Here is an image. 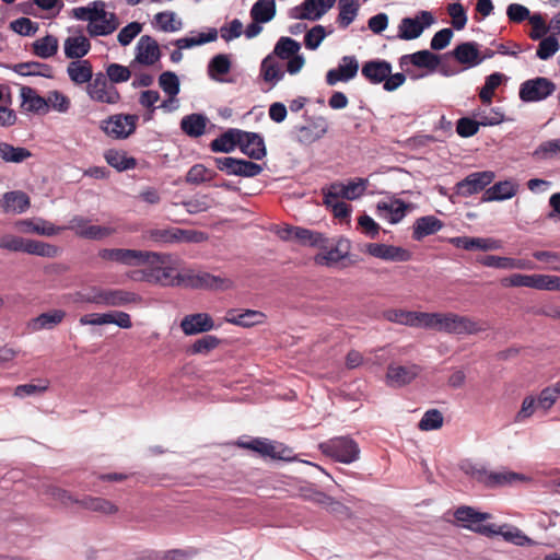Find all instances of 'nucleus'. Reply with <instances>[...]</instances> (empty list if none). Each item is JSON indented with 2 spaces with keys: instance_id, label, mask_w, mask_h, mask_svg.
<instances>
[{
  "instance_id": "nucleus-1",
  "label": "nucleus",
  "mask_w": 560,
  "mask_h": 560,
  "mask_svg": "<svg viewBox=\"0 0 560 560\" xmlns=\"http://www.w3.org/2000/svg\"><path fill=\"white\" fill-rule=\"evenodd\" d=\"M142 269L133 270L131 279L161 287H182L183 275L170 265V255L144 250Z\"/></svg>"
},
{
  "instance_id": "nucleus-2",
  "label": "nucleus",
  "mask_w": 560,
  "mask_h": 560,
  "mask_svg": "<svg viewBox=\"0 0 560 560\" xmlns=\"http://www.w3.org/2000/svg\"><path fill=\"white\" fill-rule=\"evenodd\" d=\"M451 335H476L486 331V322L456 313H431L430 328Z\"/></svg>"
},
{
  "instance_id": "nucleus-3",
  "label": "nucleus",
  "mask_w": 560,
  "mask_h": 560,
  "mask_svg": "<svg viewBox=\"0 0 560 560\" xmlns=\"http://www.w3.org/2000/svg\"><path fill=\"white\" fill-rule=\"evenodd\" d=\"M320 452L332 459L350 464L359 459L360 447L358 443L349 436H335L319 443Z\"/></svg>"
},
{
  "instance_id": "nucleus-4",
  "label": "nucleus",
  "mask_w": 560,
  "mask_h": 560,
  "mask_svg": "<svg viewBox=\"0 0 560 560\" xmlns=\"http://www.w3.org/2000/svg\"><path fill=\"white\" fill-rule=\"evenodd\" d=\"M85 92L90 100L96 103L115 105L121 100L117 88L107 80L103 72L95 73L94 78L85 86Z\"/></svg>"
},
{
  "instance_id": "nucleus-5",
  "label": "nucleus",
  "mask_w": 560,
  "mask_h": 560,
  "mask_svg": "<svg viewBox=\"0 0 560 560\" xmlns=\"http://www.w3.org/2000/svg\"><path fill=\"white\" fill-rule=\"evenodd\" d=\"M455 520L465 528L478 534L491 537L497 532L495 525H486L485 521L489 520V513L478 512L470 506H460L454 513Z\"/></svg>"
},
{
  "instance_id": "nucleus-6",
  "label": "nucleus",
  "mask_w": 560,
  "mask_h": 560,
  "mask_svg": "<svg viewBox=\"0 0 560 560\" xmlns=\"http://www.w3.org/2000/svg\"><path fill=\"white\" fill-rule=\"evenodd\" d=\"M556 84L548 78L537 77L523 82L518 96L525 103L540 102L553 94Z\"/></svg>"
},
{
  "instance_id": "nucleus-7",
  "label": "nucleus",
  "mask_w": 560,
  "mask_h": 560,
  "mask_svg": "<svg viewBox=\"0 0 560 560\" xmlns=\"http://www.w3.org/2000/svg\"><path fill=\"white\" fill-rule=\"evenodd\" d=\"M137 115L116 114L103 120L101 129L113 139H126L136 130Z\"/></svg>"
},
{
  "instance_id": "nucleus-8",
  "label": "nucleus",
  "mask_w": 560,
  "mask_h": 560,
  "mask_svg": "<svg viewBox=\"0 0 560 560\" xmlns=\"http://www.w3.org/2000/svg\"><path fill=\"white\" fill-rule=\"evenodd\" d=\"M434 23L429 11H419L415 18H404L398 25L397 37L402 40H412L421 36L423 31Z\"/></svg>"
},
{
  "instance_id": "nucleus-9",
  "label": "nucleus",
  "mask_w": 560,
  "mask_h": 560,
  "mask_svg": "<svg viewBox=\"0 0 560 560\" xmlns=\"http://www.w3.org/2000/svg\"><path fill=\"white\" fill-rule=\"evenodd\" d=\"M495 178L492 171L475 172L458 182L455 192L462 197H468L482 191Z\"/></svg>"
},
{
  "instance_id": "nucleus-10",
  "label": "nucleus",
  "mask_w": 560,
  "mask_h": 560,
  "mask_svg": "<svg viewBox=\"0 0 560 560\" xmlns=\"http://www.w3.org/2000/svg\"><path fill=\"white\" fill-rule=\"evenodd\" d=\"M384 317L392 323L429 329L431 313L390 308L384 312Z\"/></svg>"
},
{
  "instance_id": "nucleus-11",
  "label": "nucleus",
  "mask_w": 560,
  "mask_h": 560,
  "mask_svg": "<svg viewBox=\"0 0 560 560\" xmlns=\"http://www.w3.org/2000/svg\"><path fill=\"white\" fill-rule=\"evenodd\" d=\"M232 285L231 280L214 276L209 272L185 273L183 275L182 287L191 289H213L225 290Z\"/></svg>"
},
{
  "instance_id": "nucleus-12",
  "label": "nucleus",
  "mask_w": 560,
  "mask_h": 560,
  "mask_svg": "<svg viewBox=\"0 0 560 560\" xmlns=\"http://www.w3.org/2000/svg\"><path fill=\"white\" fill-rule=\"evenodd\" d=\"M97 256L104 261H110L128 267L141 266L142 258L147 256L144 250L130 248H102Z\"/></svg>"
},
{
  "instance_id": "nucleus-13",
  "label": "nucleus",
  "mask_w": 560,
  "mask_h": 560,
  "mask_svg": "<svg viewBox=\"0 0 560 560\" xmlns=\"http://www.w3.org/2000/svg\"><path fill=\"white\" fill-rule=\"evenodd\" d=\"M422 368L418 364L410 363L407 365H399L390 363L387 366L386 383L390 387H402L410 384L421 373Z\"/></svg>"
},
{
  "instance_id": "nucleus-14",
  "label": "nucleus",
  "mask_w": 560,
  "mask_h": 560,
  "mask_svg": "<svg viewBox=\"0 0 560 560\" xmlns=\"http://www.w3.org/2000/svg\"><path fill=\"white\" fill-rule=\"evenodd\" d=\"M296 140L302 144H312L328 131V121L323 116L307 118V124L295 128Z\"/></svg>"
},
{
  "instance_id": "nucleus-15",
  "label": "nucleus",
  "mask_w": 560,
  "mask_h": 560,
  "mask_svg": "<svg viewBox=\"0 0 560 560\" xmlns=\"http://www.w3.org/2000/svg\"><path fill=\"white\" fill-rule=\"evenodd\" d=\"M200 233L190 230H182L178 228L170 229H151L147 231V237L154 243H177L182 241L198 242L197 237Z\"/></svg>"
},
{
  "instance_id": "nucleus-16",
  "label": "nucleus",
  "mask_w": 560,
  "mask_h": 560,
  "mask_svg": "<svg viewBox=\"0 0 560 560\" xmlns=\"http://www.w3.org/2000/svg\"><path fill=\"white\" fill-rule=\"evenodd\" d=\"M83 238L103 240L115 233V229L90 224V220L83 217H74L70 220L68 228Z\"/></svg>"
},
{
  "instance_id": "nucleus-17",
  "label": "nucleus",
  "mask_w": 560,
  "mask_h": 560,
  "mask_svg": "<svg viewBox=\"0 0 560 560\" xmlns=\"http://www.w3.org/2000/svg\"><path fill=\"white\" fill-rule=\"evenodd\" d=\"M365 252L373 257L381 258L389 261H408L411 258V253L402 247L369 243L365 246Z\"/></svg>"
},
{
  "instance_id": "nucleus-18",
  "label": "nucleus",
  "mask_w": 560,
  "mask_h": 560,
  "mask_svg": "<svg viewBox=\"0 0 560 560\" xmlns=\"http://www.w3.org/2000/svg\"><path fill=\"white\" fill-rule=\"evenodd\" d=\"M160 58L161 51L158 42L149 35L141 36L136 47V61L143 66H152Z\"/></svg>"
},
{
  "instance_id": "nucleus-19",
  "label": "nucleus",
  "mask_w": 560,
  "mask_h": 560,
  "mask_svg": "<svg viewBox=\"0 0 560 560\" xmlns=\"http://www.w3.org/2000/svg\"><path fill=\"white\" fill-rule=\"evenodd\" d=\"M180 328L186 336H192L212 330L214 322L207 313H196L186 315L180 322Z\"/></svg>"
},
{
  "instance_id": "nucleus-20",
  "label": "nucleus",
  "mask_w": 560,
  "mask_h": 560,
  "mask_svg": "<svg viewBox=\"0 0 560 560\" xmlns=\"http://www.w3.org/2000/svg\"><path fill=\"white\" fill-rule=\"evenodd\" d=\"M376 209L380 218L387 220L392 224H396L405 218L407 211L410 209V205L400 199H392L389 201H380Z\"/></svg>"
},
{
  "instance_id": "nucleus-21",
  "label": "nucleus",
  "mask_w": 560,
  "mask_h": 560,
  "mask_svg": "<svg viewBox=\"0 0 560 560\" xmlns=\"http://www.w3.org/2000/svg\"><path fill=\"white\" fill-rule=\"evenodd\" d=\"M359 70V63L354 56H345L342 63L336 69H330L326 74L328 85H335L339 81L353 79Z\"/></svg>"
},
{
  "instance_id": "nucleus-22",
  "label": "nucleus",
  "mask_w": 560,
  "mask_h": 560,
  "mask_svg": "<svg viewBox=\"0 0 560 560\" xmlns=\"http://www.w3.org/2000/svg\"><path fill=\"white\" fill-rule=\"evenodd\" d=\"M241 151L254 160H261L266 155V147L260 135L241 130Z\"/></svg>"
},
{
  "instance_id": "nucleus-23",
  "label": "nucleus",
  "mask_w": 560,
  "mask_h": 560,
  "mask_svg": "<svg viewBox=\"0 0 560 560\" xmlns=\"http://www.w3.org/2000/svg\"><path fill=\"white\" fill-rule=\"evenodd\" d=\"M457 248L466 250H497L502 248V242L494 238H482V237H470V236H457L450 240Z\"/></svg>"
},
{
  "instance_id": "nucleus-24",
  "label": "nucleus",
  "mask_w": 560,
  "mask_h": 560,
  "mask_svg": "<svg viewBox=\"0 0 560 560\" xmlns=\"http://www.w3.org/2000/svg\"><path fill=\"white\" fill-rule=\"evenodd\" d=\"M225 320L242 327H253L264 324L266 315L255 310H230L226 313Z\"/></svg>"
},
{
  "instance_id": "nucleus-25",
  "label": "nucleus",
  "mask_w": 560,
  "mask_h": 560,
  "mask_svg": "<svg viewBox=\"0 0 560 560\" xmlns=\"http://www.w3.org/2000/svg\"><path fill=\"white\" fill-rule=\"evenodd\" d=\"M409 63L418 68L434 71L440 63V58L438 55L429 50H420L411 55H404L399 59V66L401 69H406V66Z\"/></svg>"
},
{
  "instance_id": "nucleus-26",
  "label": "nucleus",
  "mask_w": 560,
  "mask_h": 560,
  "mask_svg": "<svg viewBox=\"0 0 560 560\" xmlns=\"http://www.w3.org/2000/svg\"><path fill=\"white\" fill-rule=\"evenodd\" d=\"M0 206L4 213H23L31 206L30 197L22 190L8 191L2 196Z\"/></svg>"
},
{
  "instance_id": "nucleus-27",
  "label": "nucleus",
  "mask_w": 560,
  "mask_h": 560,
  "mask_svg": "<svg viewBox=\"0 0 560 560\" xmlns=\"http://www.w3.org/2000/svg\"><path fill=\"white\" fill-rule=\"evenodd\" d=\"M15 226L22 232L35 233V234L44 235V236L57 235L62 230L66 229V228L56 226L52 223H50L46 220H43V219H38L37 221H33L31 219L19 220L15 223Z\"/></svg>"
},
{
  "instance_id": "nucleus-28",
  "label": "nucleus",
  "mask_w": 560,
  "mask_h": 560,
  "mask_svg": "<svg viewBox=\"0 0 560 560\" xmlns=\"http://www.w3.org/2000/svg\"><path fill=\"white\" fill-rule=\"evenodd\" d=\"M67 73L70 80L77 84H89L94 78L92 63L86 59H77L69 62Z\"/></svg>"
},
{
  "instance_id": "nucleus-29",
  "label": "nucleus",
  "mask_w": 560,
  "mask_h": 560,
  "mask_svg": "<svg viewBox=\"0 0 560 560\" xmlns=\"http://www.w3.org/2000/svg\"><path fill=\"white\" fill-rule=\"evenodd\" d=\"M362 75L372 84L385 81L392 73V65L386 60H370L362 67Z\"/></svg>"
},
{
  "instance_id": "nucleus-30",
  "label": "nucleus",
  "mask_w": 560,
  "mask_h": 560,
  "mask_svg": "<svg viewBox=\"0 0 560 560\" xmlns=\"http://www.w3.org/2000/svg\"><path fill=\"white\" fill-rule=\"evenodd\" d=\"M454 58L462 65L475 67L481 63L478 44L475 42H466L457 45L452 51Z\"/></svg>"
},
{
  "instance_id": "nucleus-31",
  "label": "nucleus",
  "mask_w": 560,
  "mask_h": 560,
  "mask_svg": "<svg viewBox=\"0 0 560 560\" xmlns=\"http://www.w3.org/2000/svg\"><path fill=\"white\" fill-rule=\"evenodd\" d=\"M443 228V222L434 215L418 218L413 223L412 238L421 241L425 236L438 233Z\"/></svg>"
},
{
  "instance_id": "nucleus-32",
  "label": "nucleus",
  "mask_w": 560,
  "mask_h": 560,
  "mask_svg": "<svg viewBox=\"0 0 560 560\" xmlns=\"http://www.w3.org/2000/svg\"><path fill=\"white\" fill-rule=\"evenodd\" d=\"M235 444L241 448L253 451L261 457L281 458L279 453L276 451V446L264 438H254L249 441L240 439Z\"/></svg>"
},
{
  "instance_id": "nucleus-33",
  "label": "nucleus",
  "mask_w": 560,
  "mask_h": 560,
  "mask_svg": "<svg viewBox=\"0 0 560 560\" xmlns=\"http://www.w3.org/2000/svg\"><path fill=\"white\" fill-rule=\"evenodd\" d=\"M517 184L513 180H502L495 183L483 194V201H500L511 199L517 192Z\"/></svg>"
},
{
  "instance_id": "nucleus-34",
  "label": "nucleus",
  "mask_w": 560,
  "mask_h": 560,
  "mask_svg": "<svg viewBox=\"0 0 560 560\" xmlns=\"http://www.w3.org/2000/svg\"><path fill=\"white\" fill-rule=\"evenodd\" d=\"M67 58L77 60L86 56L91 49V43L84 35L69 36L63 43Z\"/></svg>"
},
{
  "instance_id": "nucleus-35",
  "label": "nucleus",
  "mask_w": 560,
  "mask_h": 560,
  "mask_svg": "<svg viewBox=\"0 0 560 560\" xmlns=\"http://www.w3.org/2000/svg\"><path fill=\"white\" fill-rule=\"evenodd\" d=\"M322 0H304V2L292 9L291 18L299 20H317L325 14L328 9L322 5Z\"/></svg>"
},
{
  "instance_id": "nucleus-36",
  "label": "nucleus",
  "mask_w": 560,
  "mask_h": 560,
  "mask_svg": "<svg viewBox=\"0 0 560 560\" xmlns=\"http://www.w3.org/2000/svg\"><path fill=\"white\" fill-rule=\"evenodd\" d=\"M322 0H304V2L292 9L291 18L299 20H317L325 14L328 9L322 5Z\"/></svg>"
},
{
  "instance_id": "nucleus-37",
  "label": "nucleus",
  "mask_w": 560,
  "mask_h": 560,
  "mask_svg": "<svg viewBox=\"0 0 560 560\" xmlns=\"http://www.w3.org/2000/svg\"><path fill=\"white\" fill-rule=\"evenodd\" d=\"M118 25L116 14L104 10V18H100V20H95L92 24H88L86 30L93 37L107 36L115 32Z\"/></svg>"
},
{
  "instance_id": "nucleus-38",
  "label": "nucleus",
  "mask_w": 560,
  "mask_h": 560,
  "mask_svg": "<svg viewBox=\"0 0 560 560\" xmlns=\"http://www.w3.org/2000/svg\"><path fill=\"white\" fill-rule=\"evenodd\" d=\"M241 141L240 129H229L211 141L210 149L212 152H232Z\"/></svg>"
},
{
  "instance_id": "nucleus-39",
  "label": "nucleus",
  "mask_w": 560,
  "mask_h": 560,
  "mask_svg": "<svg viewBox=\"0 0 560 560\" xmlns=\"http://www.w3.org/2000/svg\"><path fill=\"white\" fill-rule=\"evenodd\" d=\"M75 503L80 504L86 510L104 515H112L118 512V506L104 498L86 495L81 500H75Z\"/></svg>"
},
{
  "instance_id": "nucleus-40",
  "label": "nucleus",
  "mask_w": 560,
  "mask_h": 560,
  "mask_svg": "<svg viewBox=\"0 0 560 560\" xmlns=\"http://www.w3.org/2000/svg\"><path fill=\"white\" fill-rule=\"evenodd\" d=\"M542 276L544 275H522L513 273L501 280L503 287H526L536 290H542Z\"/></svg>"
},
{
  "instance_id": "nucleus-41",
  "label": "nucleus",
  "mask_w": 560,
  "mask_h": 560,
  "mask_svg": "<svg viewBox=\"0 0 560 560\" xmlns=\"http://www.w3.org/2000/svg\"><path fill=\"white\" fill-rule=\"evenodd\" d=\"M208 119L202 114H190L183 117L182 130L189 137L197 138L206 132Z\"/></svg>"
},
{
  "instance_id": "nucleus-42",
  "label": "nucleus",
  "mask_w": 560,
  "mask_h": 560,
  "mask_svg": "<svg viewBox=\"0 0 560 560\" xmlns=\"http://www.w3.org/2000/svg\"><path fill=\"white\" fill-rule=\"evenodd\" d=\"M33 156V153L23 147H14L4 141H0V159L5 163H22Z\"/></svg>"
},
{
  "instance_id": "nucleus-43",
  "label": "nucleus",
  "mask_w": 560,
  "mask_h": 560,
  "mask_svg": "<svg viewBox=\"0 0 560 560\" xmlns=\"http://www.w3.org/2000/svg\"><path fill=\"white\" fill-rule=\"evenodd\" d=\"M260 74L266 82L276 84L283 79L284 71L277 58L269 55L261 62Z\"/></svg>"
},
{
  "instance_id": "nucleus-44",
  "label": "nucleus",
  "mask_w": 560,
  "mask_h": 560,
  "mask_svg": "<svg viewBox=\"0 0 560 560\" xmlns=\"http://www.w3.org/2000/svg\"><path fill=\"white\" fill-rule=\"evenodd\" d=\"M104 158L108 165L116 168L118 172L132 170L137 166V161L132 156H127L125 151L120 150H107Z\"/></svg>"
},
{
  "instance_id": "nucleus-45",
  "label": "nucleus",
  "mask_w": 560,
  "mask_h": 560,
  "mask_svg": "<svg viewBox=\"0 0 560 560\" xmlns=\"http://www.w3.org/2000/svg\"><path fill=\"white\" fill-rule=\"evenodd\" d=\"M22 106L27 112L39 113L47 110V101L38 95L36 91L30 86L21 88Z\"/></svg>"
},
{
  "instance_id": "nucleus-46",
  "label": "nucleus",
  "mask_w": 560,
  "mask_h": 560,
  "mask_svg": "<svg viewBox=\"0 0 560 560\" xmlns=\"http://www.w3.org/2000/svg\"><path fill=\"white\" fill-rule=\"evenodd\" d=\"M105 3L103 1H94L88 7H78L72 9V16L80 21H88L92 24L95 20L104 18Z\"/></svg>"
},
{
  "instance_id": "nucleus-47",
  "label": "nucleus",
  "mask_w": 560,
  "mask_h": 560,
  "mask_svg": "<svg viewBox=\"0 0 560 560\" xmlns=\"http://www.w3.org/2000/svg\"><path fill=\"white\" fill-rule=\"evenodd\" d=\"M66 317V312L62 310H52L38 315L32 320L33 330L52 329L59 325Z\"/></svg>"
},
{
  "instance_id": "nucleus-48",
  "label": "nucleus",
  "mask_w": 560,
  "mask_h": 560,
  "mask_svg": "<svg viewBox=\"0 0 560 560\" xmlns=\"http://www.w3.org/2000/svg\"><path fill=\"white\" fill-rule=\"evenodd\" d=\"M58 47V39L54 35H46L32 44L33 54L43 59L55 56Z\"/></svg>"
},
{
  "instance_id": "nucleus-49",
  "label": "nucleus",
  "mask_w": 560,
  "mask_h": 560,
  "mask_svg": "<svg viewBox=\"0 0 560 560\" xmlns=\"http://www.w3.org/2000/svg\"><path fill=\"white\" fill-rule=\"evenodd\" d=\"M276 14L275 0H258L250 10V16L255 22L267 23Z\"/></svg>"
},
{
  "instance_id": "nucleus-50",
  "label": "nucleus",
  "mask_w": 560,
  "mask_h": 560,
  "mask_svg": "<svg viewBox=\"0 0 560 560\" xmlns=\"http://www.w3.org/2000/svg\"><path fill=\"white\" fill-rule=\"evenodd\" d=\"M504 74L500 72L491 73L486 78L483 86L479 91V98L482 104L490 105L495 90L502 84Z\"/></svg>"
},
{
  "instance_id": "nucleus-51",
  "label": "nucleus",
  "mask_w": 560,
  "mask_h": 560,
  "mask_svg": "<svg viewBox=\"0 0 560 560\" xmlns=\"http://www.w3.org/2000/svg\"><path fill=\"white\" fill-rule=\"evenodd\" d=\"M338 7L337 22L341 28H347L357 18L360 5L358 2L339 0Z\"/></svg>"
},
{
  "instance_id": "nucleus-52",
  "label": "nucleus",
  "mask_w": 560,
  "mask_h": 560,
  "mask_svg": "<svg viewBox=\"0 0 560 560\" xmlns=\"http://www.w3.org/2000/svg\"><path fill=\"white\" fill-rule=\"evenodd\" d=\"M14 71L20 75H42L46 78L51 77V67L46 63L37 61L21 62L14 66Z\"/></svg>"
},
{
  "instance_id": "nucleus-53",
  "label": "nucleus",
  "mask_w": 560,
  "mask_h": 560,
  "mask_svg": "<svg viewBox=\"0 0 560 560\" xmlns=\"http://www.w3.org/2000/svg\"><path fill=\"white\" fill-rule=\"evenodd\" d=\"M231 70V60L228 55L220 54L214 56L208 65V74L211 79L221 81L220 77L225 75Z\"/></svg>"
},
{
  "instance_id": "nucleus-54",
  "label": "nucleus",
  "mask_w": 560,
  "mask_h": 560,
  "mask_svg": "<svg viewBox=\"0 0 560 560\" xmlns=\"http://www.w3.org/2000/svg\"><path fill=\"white\" fill-rule=\"evenodd\" d=\"M523 480H525L523 475L513 471H491L485 478V482L490 487L511 485Z\"/></svg>"
},
{
  "instance_id": "nucleus-55",
  "label": "nucleus",
  "mask_w": 560,
  "mask_h": 560,
  "mask_svg": "<svg viewBox=\"0 0 560 560\" xmlns=\"http://www.w3.org/2000/svg\"><path fill=\"white\" fill-rule=\"evenodd\" d=\"M347 255V246L343 249L342 242H339L334 248L316 255L315 262L322 266H332L342 260Z\"/></svg>"
},
{
  "instance_id": "nucleus-56",
  "label": "nucleus",
  "mask_w": 560,
  "mask_h": 560,
  "mask_svg": "<svg viewBox=\"0 0 560 560\" xmlns=\"http://www.w3.org/2000/svg\"><path fill=\"white\" fill-rule=\"evenodd\" d=\"M26 254L40 257L55 258L59 255V248L56 245L36 240H28Z\"/></svg>"
},
{
  "instance_id": "nucleus-57",
  "label": "nucleus",
  "mask_w": 560,
  "mask_h": 560,
  "mask_svg": "<svg viewBox=\"0 0 560 560\" xmlns=\"http://www.w3.org/2000/svg\"><path fill=\"white\" fill-rule=\"evenodd\" d=\"M560 397V381L556 384L544 388L537 399V407L547 411L549 410Z\"/></svg>"
},
{
  "instance_id": "nucleus-58",
  "label": "nucleus",
  "mask_w": 560,
  "mask_h": 560,
  "mask_svg": "<svg viewBox=\"0 0 560 560\" xmlns=\"http://www.w3.org/2000/svg\"><path fill=\"white\" fill-rule=\"evenodd\" d=\"M304 497L307 500L313 501L314 503L322 505L335 513H342L343 511L347 510V508L343 504H341L340 502L334 500V498H331L330 495H327L326 493L320 492V491H314L308 495L304 494Z\"/></svg>"
},
{
  "instance_id": "nucleus-59",
  "label": "nucleus",
  "mask_w": 560,
  "mask_h": 560,
  "mask_svg": "<svg viewBox=\"0 0 560 560\" xmlns=\"http://www.w3.org/2000/svg\"><path fill=\"white\" fill-rule=\"evenodd\" d=\"M300 48L301 45L296 40L290 37H281L276 44L273 52L278 58L285 60L296 55Z\"/></svg>"
},
{
  "instance_id": "nucleus-60",
  "label": "nucleus",
  "mask_w": 560,
  "mask_h": 560,
  "mask_svg": "<svg viewBox=\"0 0 560 560\" xmlns=\"http://www.w3.org/2000/svg\"><path fill=\"white\" fill-rule=\"evenodd\" d=\"M480 126H497L504 120V113L499 107H491L488 109H478L475 113Z\"/></svg>"
},
{
  "instance_id": "nucleus-61",
  "label": "nucleus",
  "mask_w": 560,
  "mask_h": 560,
  "mask_svg": "<svg viewBox=\"0 0 560 560\" xmlns=\"http://www.w3.org/2000/svg\"><path fill=\"white\" fill-rule=\"evenodd\" d=\"M534 156L539 160H551L560 158V139H552L541 142L534 151Z\"/></svg>"
},
{
  "instance_id": "nucleus-62",
  "label": "nucleus",
  "mask_w": 560,
  "mask_h": 560,
  "mask_svg": "<svg viewBox=\"0 0 560 560\" xmlns=\"http://www.w3.org/2000/svg\"><path fill=\"white\" fill-rule=\"evenodd\" d=\"M104 74L113 85L127 82L131 78V71L128 67L115 62L106 66Z\"/></svg>"
},
{
  "instance_id": "nucleus-63",
  "label": "nucleus",
  "mask_w": 560,
  "mask_h": 560,
  "mask_svg": "<svg viewBox=\"0 0 560 560\" xmlns=\"http://www.w3.org/2000/svg\"><path fill=\"white\" fill-rule=\"evenodd\" d=\"M110 306H126L141 302L140 295L124 289H110Z\"/></svg>"
},
{
  "instance_id": "nucleus-64",
  "label": "nucleus",
  "mask_w": 560,
  "mask_h": 560,
  "mask_svg": "<svg viewBox=\"0 0 560 560\" xmlns=\"http://www.w3.org/2000/svg\"><path fill=\"white\" fill-rule=\"evenodd\" d=\"M443 425V415L438 409H430L424 412L421 420L418 423V428L421 431L438 430Z\"/></svg>"
}]
</instances>
